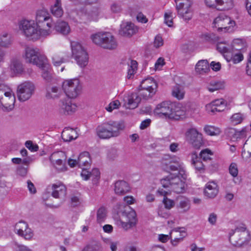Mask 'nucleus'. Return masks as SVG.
<instances>
[{
	"instance_id": "f257e3e1",
	"label": "nucleus",
	"mask_w": 251,
	"mask_h": 251,
	"mask_svg": "<svg viewBox=\"0 0 251 251\" xmlns=\"http://www.w3.org/2000/svg\"><path fill=\"white\" fill-rule=\"evenodd\" d=\"M36 24L33 21L22 20L19 24V28L24 34L32 39H38L39 36L50 35L53 30L52 19L45 10H39L36 17Z\"/></svg>"
},
{
	"instance_id": "f03ea898",
	"label": "nucleus",
	"mask_w": 251,
	"mask_h": 251,
	"mask_svg": "<svg viewBox=\"0 0 251 251\" xmlns=\"http://www.w3.org/2000/svg\"><path fill=\"white\" fill-rule=\"evenodd\" d=\"M124 127L119 123L110 121L98 126L96 129V134L100 139H108L118 136Z\"/></svg>"
},
{
	"instance_id": "7ed1b4c3",
	"label": "nucleus",
	"mask_w": 251,
	"mask_h": 251,
	"mask_svg": "<svg viewBox=\"0 0 251 251\" xmlns=\"http://www.w3.org/2000/svg\"><path fill=\"white\" fill-rule=\"evenodd\" d=\"M117 213L119 215L120 222L121 226L125 230H127L136 225V214L134 210L131 209L128 205L118 204Z\"/></svg>"
},
{
	"instance_id": "20e7f679",
	"label": "nucleus",
	"mask_w": 251,
	"mask_h": 251,
	"mask_svg": "<svg viewBox=\"0 0 251 251\" xmlns=\"http://www.w3.org/2000/svg\"><path fill=\"white\" fill-rule=\"evenodd\" d=\"M185 180L181 178L180 176H173V175L171 174L161 179L160 182L162 186L164 188H167L169 191H173L176 193H181L185 191L186 185Z\"/></svg>"
},
{
	"instance_id": "39448f33",
	"label": "nucleus",
	"mask_w": 251,
	"mask_h": 251,
	"mask_svg": "<svg viewBox=\"0 0 251 251\" xmlns=\"http://www.w3.org/2000/svg\"><path fill=\"white\" fill-rule=\"evenodd\" d=\"M23 56L26 62L35 65L40 68L47 67V58L45 55L41 54L37 48H26Z\"/></svg>"
},
{
	"instance_id": "423d86ee",
	"label": "nucleus",
	"mask_w": 251,
	"mask_h": 251,
	"mask_svg": "<svg viewBox=\"0 0 251 251\" xmlns=\"http://www.w3.org/2000/svg\"><path fill=\"white\" fill-rule=\"evenodd\" d=\"M91 39L96 45L103 49L114 50L117 47L114 37L109 32L98 33L91 35Z\"/></svg>"
},
{
	"instance_id": "0eeeda50",
	"label": "nucleus",
	"mask_w": 251,
	"mask_h": 251,
	"mask_svg": "<svg viewBox=\"0 0 251 251\" xmlns=\"http://www.w3.org/2000/svg\"><path fill=\"white\" fill-rule=\"evenodd\" d=\"M214 26L219 32H231L235 25V22L225 14H220L213 22Z\"/></svg>"
},
{
	"instance_id": "6e6552de",
	"label": "nucleus",
	"mask_w": 251,
	"mask_h": 251,
	"mask_svg": "<svg viewBox=\"0 0 251 251\" xmlns=\"http://www.w3.org/2000/svg\"><path fill=\"white\" fill-rule=\"evenodd\" d=\"M229 239L233 246L240 247L249 240V234L245 227H237L229 233Z\"/></svg>"
},
{
	"instance_id": "1a4fd4ad",
	"label": "nucleus",
	"mask_w": 251,
	"mask_h": 251,
	"mask_svg": "<svg viewBox=\"0 0 251 251\" xmlns=\"http://www.w3.org/2000/svg\"><path fill=\"white\" fill-rule=\"evenodd\" d=\"M62 88L68 98L74 99L80 94L81 85L77 79L66 80L62 84Z\"/></svg>"
},
{
	"instance_id": "9d476101",
	"label": "nucleus",
	"mask_w": 251,
	"mask_h": 251,
	"mask_svg": "<svg viewBox=\"0 0 251 251\" xmlns=\"http://www.w3.org/2000/svg\"><path fill=\"white\" fill-rule=\"evenodd\" d=\"M34 84L30 81H25L18 85L17 95L20 101H25L29 100L35 91Z\"/></svg>"
},
{
	"instance_id": "9b49d317",
	"label": "nucleus",
	"mask_w": 251,
	"mask_h": 251,
	"mask_svg": "<svg viewBox=\"0 0 251 251\" xmlns=\"http://www.w3.org/2000/svg\"><path fill=\"white\" fill-rule=\"evenodd\" d=\"M162 164L165 166L164 169L166 171H177L178 172L176 176H180L183 179H186L187 175L185 173L184 167L182 164L176 159L171 158L168 159L165 158L163 160Z\"/></svg>"
},
{
	"instance_id": "f8f14e48",
	"label": "nucleus",
	"mask_w": 251,
	"mask_h": 251,
	"mask_svg": "<svg viewBox=\"0 0 251 251\" xmlns=\"http://www.w3.org/2000/svg\"><path fill=\"white\" fill-rule=\"evenodd\" d=\"M154 113L160 117L173 119L175 118L174 105L170 101H163L158 104L154 109Z\"/></svg>"
},
{
	"instance_id": "ddd939ff",
	"label": "nucleus",
	"mask_w": 251,
	"mask_h": 251,
	"mask_svg": "<svg viewBox=\"0 0 251 251\" xmlns=\"http://www.w3.org/2000/svg\"><path fill=\"white\" fill-rule=\"evenodd\" d=\"M75 15H77L80 19L91 21L97 16L98 12L96 8L95 10H90L86 7H83L80 8L78 12L75 10H72L69 13L70 18L75 22L77 21Z\"/></svg>"
},
{
	"instance_id": "4468645a",
	"label": "nucleus",
	"mask_w": 251,
	"mask_h": 251,
	"mask_svg": "<svg viewBox=\"0 0 251 251\" xmlns=\"http://www.w3.org/2000/svg\"><path fill=\"white\" fill-rule=\"evenodd\" d=\"M186 139L196 149H199L204 144L202 134L196 128L188 129L185 133Z\"/></svg>"
},
{
	"instance_id": "2eb2a0df",
	"label": "nucleus",
	"mask_w": 251,
	"mask_h": 251,
	"mask_svg": "<svg viewBox=\"0 0 251 251\" xmlns=\"http://www.w3.org/2000/svg\"><path fill=\"white\" fill-rule=\"evenodd\" d=\"M4 91L6 93L3 94L2 98L0 99V107L1 106L4 111H9L14 108L15 97L8 87L7 89H5Z\"/></svg>"
},
{
	"instance_id": "dca6fc26",
	"label": "nucleus",
	"mask_w": 251,
	"mask_h": 251,
	"mask_svg": "<svg viewBox=\"0 0 251 251\" xmlns=\"http://www.w3.org/2000/svg\"><path fill=\"white\" fill-rule=\"evenodd\" d=\"M15 231L26 240H30L33 236V231L28 227V224L24 221H20L16 224Z\"/></svg>"
},
{
	"instance_id": "f3484780",
	"label": "nucleus",
	"mask_w": 251,
	"mask_h": 251,
	"mask_svg": "<svg viewBox=\"0 0 251 251\" xmlns=\"http://www.w3.org/2000/svg\"><path fill=\"white\" fill-rule=\"evenodd\" d=\"M76 107L75 104L73 103L69 98L60 100L58 103L59 112L65 115H69L75 112Z\"/></svg>"
},
{
	"instance_id": "a211bd4d",
	"label": "nucleus",
	"mask_w": 251,
	"mask_h": 251,
	"mask_svg": "<svg viewBox=\"0 0 251 251\" xmlns=\"http://www.w3.org/2000/svg\"><path fill=\"white\" fill-rule=\"evenodd\" d=\"M235 43L232 46V49L226 55V60L229 62L232 61L234 63H237L243 59V55L241 52V49L236 47Z\"/></svg>"
},
{
	"instance_id": "6ab92c4d",
	"label": "nucleus",
	"mask_w": 251,
	"mask_h": 251,
	"mask_svg": "<svg viewBox=\"0 0 251 251\" xmlns=\"http://www.w3.org/2000/svg\"><path fill=\"white\" fill-rule=\"evenodd\" d=\"M138 30L137 28L131 23H123L121 25L119 34L125 37H131Z\"/></svg>"
},
{
	"instance_id": "aec40b11",
	"label": "nucleus",
	"mask_w": 251,
	"mask_h": 251,
	"mask_svg": "<svg viewBox=\"0 0 251 251\" xmlns=\"http://www.w3.org/2000/svg\"><path fill=\"white\" fill-rule=\"evenodd\" d=\"M52 190L51 195L55 198L63 199L66 195V188L61 183L52 184Z\"/></svg>"
},
{
	"instance_id": "412c9836",
	"label": "nucleus",
	"mask_w": 251,
	"mask_h": 251,
	"mask_svg": "<svg viewBox=\"0 0 251 251\" xmlns=\"http://www.w3.org/2000/svg\"><path fill=\"white\" fill-rule=\"evenodd\" d=\"M128 184L124 180H119L115 183L114 191L118 195H124L130 191Z\"/></svg>"
},
{
	"instance_id": "4be33fe9",
	"label": "nucleus",
	"mask_w": 251,
	"mask_h": 251,
	"mask_svg": "<svg viewBox=\"0 0 251 251\" xmlns=\"http://www.w3.org/2000/svg\"><path fill=\"white\" fill-rule=\"evenodd\" d=\"M205 196L209 198H214L218 193V186L214 182H209L206 184L204 191Z\"/></svg>"
},
{
	"instance_id": "5701e85b",
	"label": "nucleus",
	"mask_w": 251,
	"mask_h": 251,
	"mask_svg": "<svg viewBox=\"0 0 251 251\" xmlns=\"http://www.w3.org/2000/svg\"><path fill=\"white\" fill-rule=\"evenodd\" d=\"M54 29L57 32L63 35L68 34L71 31V28L68 23L63 21H57L54 26Z\"/></svg>"
},
{
	"instance_id": "b1692460",
	"label": "nucleus",
	"mask_w": 251,
	"mask_h": 251,
	"mask_svg": "<svg viewBox=\"0 0 251 251\" xmlns=\"http://www.w3.org/2000/svg\"><path fill=\"white\" fill-rule=\"evenodd\" d=\"M72 55L76 62H79V57L81 56L82 52L86 51L82 47V45L78 42H73L71 43Z\"/></svg>"
},
{
	"instance_id": "393cba45",
	"label": "nucleus",
	"mask_w": 251,
	"mask_h": 251,
	"mask_svg": "<svg viewBox=\"0 0 251 251\" xmlns=\"http://www.w3.org/2000/svg\"><path fill=\"white\" fill-rule=\"evenodd\" d=\"M76 131L73 128L66 127L62 132L61 137L65 142H70L77 138Z\"/></svg>"
},
{
	"instance_id": "a878e982",
	"label": "nucleus",
	"mask_w": 251,
	"mask_h": 251,
	"mask_svg": "<svg viewBox=\"0 0 251 251\" xmlns=\"http://www.w3.org/2000/svg\"><path fill=\"white\" fill-rule=\"evenodd\" d=\"M91 159L89 153L84 151L80 154L77 160V165L79 167H88L90 166Z\"/></svg>"
},
{
	"instance_id": "bb28decb",
	"label": "nucleus",
	"mask_w": 251,
	"mask_h": 251,
	"mask_svg": "<svg viewBox=\"0 0 251 251\" xmlns=\"http://www.w3.org/2000/svg\"><path fill=\"white\" fill-rule=\"evenodd\" d=\"M176 207L179 213H186L190 208V201L187 198L181 197L179 199V202L177 204Z\"/></svg>"
},
{
	"instance_id": "cd10ccee",
	"label": "nucleus",
	"mask_w": 251,
	"mask_h": 251,
	"mask_svg": "<svg viewBox=\"0 0 251 251\" xmlns=\"http://www.w3.org/2000/svg\"><path fill=\"white\" fill-rule=\"evenodd\" d=\"M191 162L196 171L200 173L204 172V165L201 161V158L198 157L196 152H193L191 154Z\"/></svg>"
},
{
	"instance_id": "c85d7f7f",
	"label": "nucleus",
	"mask_w": 251,
	"mask_h": 251,
	"mask_svg": "<svg viewBox=\"0 0 251 251\" xmlns=\"http://www.w3.org/2000/svg\"><path fill=\"white\" fill-rule=\"evenodd\" d=\"M196 71L200 74H204L210 71V67L206 60L199 61L196 65Z\"/></svg>"
},
{
	"instance_id": "c756f323",
	"label": "nucleus",
	"mask_w": 251,
	"mask_h": 251,
	"mask_svg": "<svg viewBox=\"0 0 251 251\" xmlns=\"http://www.w3.org/2000/svg\"><path fill=\"white\" fill-rule=\"evenodd\" d=\"M51 14L57 18L61 17L63 14L61 0H55V3L50 7Z\"/></svg>"
},
{
	"instance_id": "7c9ffc66",
	"label": "nucleus",
	"mask_w": 251,
	"mask_h": 251,
	"mask_svg": "<svg viewBox=\"0 0 251 251\" xmlns=\"http://www.w3.org/2000/svg\"><path fill=\"white\" fill-rule=\"evenodd\" d=\"M190 7L186 6L177 7L178 14L185 21H189L192 17V13L189 8Z\"/></svg>"
},
{
	"instance_id": "2f4dec72",
	"label": "nucleus",
	"mask_w": 251,
	"mask_h": 251,
	"mask_svg": "<svg viewBox=\"0 0 251 251\" xmlns=\"http://www.w3.org/2000/svg\"><path fill=\"white\" fill-rule=\"evenodd\" d=\"M10 68L15 74H21L24 71V67L21 61L17 58H13L11 61Z\"/></svg>"
},
{
	"instance_id": "473e14b6",
	"label": "nucleus",
	"mask_w": 251,
	"mask_h": 251,
	"mask_svg": "<svg viewBox=\"0 0 251 251\" xmlns=\"http://www.w3.org/2000/svg\"><path fill=\"white\" fill-rule=\"evenodd\" d=\"M225 87V82L220 80H211L207 86L209 91L213 92L220 89H223Z\"/></svg>"
},
{
	"instance_id": "72a5a7b5",
	"label": "nucleus",
	"mask_w": 251,
	"mask_h": 251,
	"mask_svg": "<svg viewBox=\"0 0 251 251\" xmlns=\"http://www.w3.org/2000/svg\"><path fill=\"white\" fill-rule=\"evenodd\" d=\"M232 49V46L226 44L225 42H219L217 45V50L223 54L225 58L226 59V55L228 52H230Z\"/></svg>"
},
{
	"instance_id": "f704fd0d",
	"label": "nucleus",
	"mask_w": 251,
	"mask_h": 251,
	"mask_svg": "<svg viewBox=\"0 0 251 251\" xmlns=\"http://www.w3.org/2000/svg\"><path fill=\"white\" fill-rule=\"evenodd\" d=\"M140 87L142 89H150L153 90H156L157 84L152 78H148L142 80Z\"/></svg>"
},
{
	"instance_id": "c9c22d12",
	"label": "nucleus",
	"mask_w": 251,
	"mask_h": 251,
	"mask_svg": "<svg viewBox=\"0 0 251 251\" xmlns=\"http://www.w3.org/2000/svg\"><path fill=\"white\" fill-rule=\"evenodd\" d=\"M141 98L136 93H132L128 99L127 105L129 108L134 109L138 106Z\"/></svg>"
},
{
	"instance_id": "e433bc0d",
	"label": "nucleus",
	"mask_w": 251,
	"mask_h": 251,
	"mask_svg": "<svg viewBox=\"0 0 251 251\" xmlns=\"http://www.w3.org/2000/svg\"><path fill=\"white\" fill-rule=\"evenodd\" d=\"M12 40L10 34L3 33L0 35V45L4 48H8L12 44Z\"/></svg>"
},
{
	"instance_id": "4c0bfd02",
	"label": "nucleus",
	"mask_w": 251,
	"mask_h": 251,
	"mask_svg": "<svg viewBox=\"0 0 251 251\" xmlns=\"http://www.w3.org/2000/svg\"><path fill=\"white\" fill-rule=\"evenodd\" d=\"M233 6V0H218L217 8H216L226 10L231 9Z\"/></svg>"
},
{
	"instance_id": "58836bf2",
	"label": "nucleus",
	"mask_w": 251,
	"mask_h": 251,
	"mask_svg": "<svg viewBox=\"0 0 251 251\" xmlns=\"http://www.w3.org/2000/svg\"><path fill=\"white\" fill-rule=\"evenodd\" d=\"M185 92L182 87L179 85L175 86L172 90V95L177 99L180 100L183 99Z\"/></svg>"
},
{
	"instance_id": "ea45409f",
	"label": "nucleus",
	"mask_w": 251,
	"mask_h": 251,
	"mask_svg": "<svg viewBox=\"0 0 251 251\" xmlns=\"http://www.w3.org/2000/svg\"><path fill=\"white\" fill-rule=\"evenodd\" d=\"M60 92V89L56 86L49 87L47 89L46 97L49 99L57 98L59 97Z\"/></svg>"
},
{
	"instance_id": "a19ab883",
	"label": "nucleus",
	"mask_w": 251,
	"mask_h": 251,
	"mask_svg": "<svg viewBox=\"0 0 251 251\" xmlns=\"http://www.w3.org/2000/svg\"><path fill=\"white\" fill-rule=\"evenodd\" d=\"M127 64L129 66V68L127 72V77L128 79H130L136 71L137 68V62L135 60H129Z\"/></svg>"
},
{
	"instance_id": "79ce46f5",
	"label": "nucleus",
	"mask_w": 251,
	"mask_h": 251,
	"mask_svg": "<svg viewBox=\"0 0 251 251\" xmlns=\"http://www.w3.org/2000/svg\"><path fill=\"white\" fill-rule=\"evenodd\" d=\"M52 61L54 66H59L62 63L65 62V59L60 55L59 52L53 51L52 52Z\"/></svg>"
},
{
	"instance_id": "37998d69",
	"label": "nucleus",
	"mask_w": 251,
	"mask_h": 251,
	"mask_svg": "<svg viewBox=\"0 0 251 251\" xmlns=\"http://www.w3.org/2000/svg\"><path fill=\"white\" fill-rule=\"evenodd\" d=\"M107 216V210L105 207L101 206L97 210V221L98 223H101L104 221Z\"/></svg>"
},
{
	"instance_id": "c03bdc74",
	"label": "nucleus",
	"mask_w": 251,
	"mask_h": 251,
	"mask_svg": "<svg viewBox=\"0 0 251 251\" xmlns=\"http://www.w3.org/2000/svg\"><path fill=\"white\" fill-rule=\"evenodd\" d=\"M156 90L150 89H142L140 88L139 90V95L142 97L143 99H148L152 97L155 93Z\"/></svg>"
},
{
	"instance_id": "a18cd8bd",
	"label": "nucleus",
	"mask_w": 251,
	"mask_h": 251,
	"mask_svg": "<svg viewBox=\"0 0 251 251\" xmlns=\"http://www.w3.org/2000/svg\"><path fill=\"white\" fill-rule=\"evenodd\" d=\"M88 55L87 52H82L81 56L79 57V62L77 64L81 68L85 67L88 63Z\"/></svg>"
},
{
	"instance_id": "49530a36",
	"label": "nucleus",
	"mask_w": 251,
	"mask_h": 251,
	"mask_svg": "<svg viewBox=\"0 0 251 251\" xmlns=\"http://www.w3.org/2000/svg\"><path fill=\"white\" fill-rule=\"evenodd\" d=\"M100 177V172L99 169L95 168L90 173L89 178H91L93 183L96 184Z\"/></svg>"
},
{
	"instance_id": "de8ad7c7",
	"label": "nucleus",
	"mask_w": 251,
	"mask_h": 251,
	"mask_svg": "<svg viewBox=\"0 0 251 251\" xmlns=\"http://www.w3.org/2000/svg\"><path fill=\"white\" fill-rule=\"evenodd\" d=\"M204 130L206 134L211 136L218 135L220 132L219 128H216L214 126H205Z\"/></svg>"
},
{
	"instance_id": "09e8293b",
	"label": "nucleus",
	"mask_w": 251,
	"mask_h": 251,
	"mask_svg": "<svg viewBox=\"0 0 251 251\" xmlns=\"http://www.w3.org/2000/svg\"><path fill=\"white\" fill-rule=\"evenodd\" d=\"M48 68L49 65L48 63L47 67L43 68H41L43 71L42 76L45 80H46L48 82H50L51 81L52 77L51 73L50 71L48 70Z\"/></svg>"
},
{
	"instance_id": "8fccbe9b",
	"label": "nucleus",
	"mask_w": 251,
	"mask_h": 251,
	"mask_svg": "<svg viewBox=\"0 0 251 251\" xmlns=\"http://www.w3.org/2000/svg\"><path fill=\"white\" fill-rule=\"evenodd\" d=\"M243 119V115L240 113H235L231 117V121L234 125L240 124Z\"/></svg>"
},
{
	"instance_id": "3c124183",
	"label": "nucleus",
	"mask_w": 251,
	"mask_h": 251,
	"mask_svg": "<svg viewBox=\"0 0 251 251\" xmlns=\"http://www.w3.org/2000/svg\"><path fill=\"white\" fill-rule=\"evenodd\" d=\"M201 38L206 42H214L218 40V37L213 34H203Z\"/></svg>"
},
{
	"instance_id": "603ef678",
	"label": "nucleus",
	"mask_w": 251,
	"mask_h": 251,
	"mask_svg": "<svg viewBox=\"0 0 251 251\" xmlns=\"http://www.w3.org/2000/svg\"><path fill=\"white\" fill-rule=\"evenodd\" d=\"M237 130L235 128H230L226 129V136L232 141H235V137L236 136Z\"/></svg>"
},
{
	"instance_id": "864d4df0",
	"label": "nucleus",
	"mask_w": 251,
	"mask_h": 251,
	"mask_svg": "<svg viewBox=\"0 0 251 251\" xmlns=\"http://www.w3.org/2000/svg\"><path fill=\"white\" fill-rule=\"evenodd\" d=\"M175 2L176 8L181 7V6L190 7L192 4L191 0H175Z\"/></svg>"
},
{
	"instance_id": "5fc2aeb1",
	"label": "nucleus",
	"mask_w": 251,
	"mask_h": 251,
	"mask_svg": "<svg viewBox=\"0 0 251 251\" xmlns=\"http://www.w3.org/2000/svg\"><path fill=\"white\" fill-rule=\"evenodd\" d=\"M163 203L165 205V208L167 209H171L175 205L174 201L168 198L167 197H164Z\"/></svg>"
},
{
	"instance_id": "6e6d98bb",
	"label": "nucleus",
	"mask_w": 251,
	"mask_h": 251,
	"mask_svg": "<svg viewBox=\"0 0 251 251\" xmlns=\"http://www.w3.org/2000/svg\"><path fill=\"white\" fill-rule=\"evenodd\" d=\"M82 251H102V248L99 244L88 245L85 247Z\"/></svg>"
},
{
	"instance_id": "4d7b16f0",
	"label": "nucleus",
	"mask_w": 251,
	"mask_h": 251,
	"mask_svg": "<svg viewBox=\"0 0 251 251\" xmlns=\"http://www.w3.org/2000/svg\"><path fill=\"white\" fill-rule=\"evenodd\" d=\"M200 155L201 159H202L203 161H207L208 160H211L210 155H212V153L210 150L206 149L202 151Z\"/></svg>"
},
{
	"instance_id": "13d9d810",
	"label": "nucleus",
	"mask_w": 251,
	"mask_h": 251,
	"mask_svg": "<svg viewBox=\"0 0 251 251\" xmlns=\"http://www.w3.org/2000/svg\"><path fill=\"white\" fill-rule=\"evenodd\" d=\"M225 103H226V102L224 100L222 99H218L212 101L210 103L206 105V108L207 109H212V107H216L217 106L221 105L222 104Z\"/></svg>"
},
{
	"instance_id": "bf43d9fd",
	"label": "nucleus",
	"mask_w": 251,
	"mask_h": 251,
	"mask_svg": "<svg viewBox=\"0 0 251 251\" xmlns=\"http://www.w3.org/2000/svg\"><path fill=\"white\" fill-rule=\"evenodd\" d=\"M120 105V102L119 100H114L110 102L105 109L108 112H112L114 109H118Z\"/></svg>"
},
{
	"instance_id": "052dcab7",
	"label": "nucleus",
	"mask_w": 251,
	"mask_h": 251,
	"mask_svg": "<svg viewBox=\"0 0 251 251\" xmlns=\"http://www.w3.org/2000/svg\"><path fill=\"white\" fill-rule=\"evenodd\" d=\"M247 129L246 128H244L240 131L237 130L236 136L235 137V141H237L238 139L246 138L247 135Z\"/></svg>"
},
{
	"instance_id": "680f3d73",
	"label": "nucleus",
	"mask_w": 251,
	"mask_h": 251,
	"mask_svg": "<svg viewBox=\"0 0 251 251\" xmlns=\"http://www.w3.org/2000/svg\"><path fill=\"white\" fill-rule=\"evenodd\" d=\"M172 13H166L164 15L165 23L169 26L171 27L173 25Z\"/></svg>"
},
{
	"instance_id": "e2e57ef3",
	"label": "nucleus",
	"mask_w": 251,
	"mask_h": 251,
	"mask_svg": "<svg viewBox=\"0 0 251 251\" xmlns=\"http://www.w3.org/2000/svg\"><path fill=\"white\" fill-rule=\"evenodd\" d=\"M25 147L31 151H36L38 150V146L33 144L31 141H27L25 143Z\"/></svg>"
},
{
	"instance_id": "0e129e2a",
	"label": "nucleus",
	"mask_w": 251,
	"mask_h": 251,
	"mask_svg": "<svg viewBox=\"0 0 251 251\" xmlns=\"http://www.w3.org/2000/svg\"><path fill=\"white\" fill-rule=\"evenodd\" d=\"M229 173L233 176L235 177L238 175V171L237 165L235 163H231L229 167Z\"/></svg>"
},
{
	"instance_id": "69168bd1",
	"label": "nucleus",
	"mask_w": 251,
	"mask_h": 251,
	"mask_svg": "<svg viewBox=\"0 0 251 251\" xmlns=\"http://www.w3.org/2000/svg\"><path fill=\"white\" fill-rule=\"evenodd\" d=\"M105 242L107 245L109 246L112 251H116L118 244L117 242H113L109 239H106L105 240Z\"/></svg>"
},
{
	"instance_id": "338daca9",
	"label": "nucleus",
	"mask_w": 251,
	"mask_h": 251,
	"mask_svg": "<svg viewBox=\"0 0 251 251\" xmlns=\"http://www.w3.org/2000/svg\"><path fill=\"white\" fill-rule=\"evenodd\" d=\"M27 173V168L23 166H19L17 169V174L21 176H25Z\"/></svg>"
},
{
	"instance_id": "774afa93",
	"label": "nucleus",
	"mask_w": 251,
	"mask_h": 251,
	"mask_svg": "<svg viewBox=\"0 0 251 251\" xmlns=\"http://www.w3.org/2000/svg\"><path fill=\"white\" fill-rule=\"evenodd\" d=\"M15 249L16 251H32V250L27 247L17 243L15 244Z\"/></svg>"
}]
</instances>
